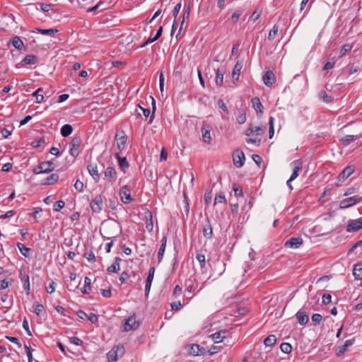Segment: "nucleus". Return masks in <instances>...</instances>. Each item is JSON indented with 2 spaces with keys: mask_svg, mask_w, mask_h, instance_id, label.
<instances>
[{
  "mask_svg": "<svg viewBox=\"0 0 362 362\" xmlns=\"http://www.w3.org/2000/svg\"><path fill=\"white\" fill-rule=\"evenodd\" d=\"M124 353V349L122 345H117L114 346L107 354V358L108 362H116L119 356H122Z\"/></svg>",
  "mask_w": 362,
  "mask_h": 362,
  "instance_id": "f257e3e1",
  "label": "nucleus"
},
{
  "mask_svg": "<svg viewBox=\"0 0 362 362\" xmlns=\"http://www.w3.org/2000/svg\"><path fill=\"white\" fill-rule=\"evenodd\" d=\"M55 167V164L52 161H45L41 163L33 172L35 174L48 173L54 170Z\"/></svg>",
  "mask_w": 362,
  "mask_h": 362,
  "instance_id": "f03ea898",
  "label": "nucleus"
},
{
  "mask_svg": "<svg viewBox=\"0 0 362 362\" xmlns=\"http://www.w3.org/2000/svg\"><path fill=\"white\" fill-rule=\"evenodd\" d=\"M81 144V139L78 135H75L71 142L69 153L74 157H76L79 154V148Z\"/></svg>",
  "mask_w": 362,
  "mask_h": 362,
  "instance_id": "7ed1b4c3",
  "label": "nucleus"
},
{
  "mask_svg": "<svg viewBox=\"0 0 362 362\" xmlns=\"http://www.w3.org/2000/svg\"><path fill=\"white\" fill-rule=\"evenodd\" d=\"M93 213H100L103 207V199L101 194L96 195L90 202Z\"/></svg>",
  "mask_w": 362,
  "mask_h": 362,
  "instance_id": "20e7f679",
  "label": "nucleus"
},
{
  "mask_svg": "<svg viewBox=\"0 0 362 362\" xmlns=\"http://www.w3.org/2000/svg\"><path fill=\"white\" fill-rule=\"evenodd\" d=\"M362 197L359 196H354L342 199L339 203L340 209H347L354 204L360 202Z\"/></svg>",
  "mask_w": 362,
  "mask_h": 362,
  "instance_id": "39448f33",
  "label": "nucleus"
},
{
  "mask_svg": "<svg viewBox=\"0 0 362 362\" xmlns=\"http://www.w3.org/2000/svg\"><path fill=\"white\" fill-rule=\"evenodd\" d=\"M233 163L237 168H241L245 160V154L242 151L237 150L233 156Z\"/></svg>",
  "mask_w": 362,
  "mask_h": 362,
  "instance_id": "423d86ee",
  "label": "nucleus"
},
{
  "mask_svg": "<svg viewBox=\"0 0 362 362\" xmlns=\"http://www.w3.org/2000/svg\"><path fill=\"white\" fill-rule=\"evenodd\" d=\"M139 325V323L136 320L135 316H131L126 320L124 324V330L126 332L136 329Z\"/></svg>",
  "mask_w": 362,
  "mask_h": 362,
  "instance_id": "0eeeda50",
  "label": "nucleus"
},
{
  "mask_svg": "<svg viewBox=\"0 0 362 362\" xmlns=\"http://www.w3.org/2000/svg\"><path fill=\"white\" fill-rule=\"evenodd\" d=\"M362 228V218L351 220L346 226L347 232H356Z\"/></svg>",
  "mask_w": 362,
  "mask_h": 362,
  "instance_id": "6e6552de",
  "label": "nucleus"
},
{
  "mask_svg": "<svg viewBox=\"0 0 362 362\" xmlns=\"http://www.w3.org/2000/svg\"><path fill=\"white\" fill-rule=\"evenodd\" d=\"M203 235L206 239H211L213 236L212 225L208 218L203 223Z\"/></svg>",
  "mask_w": 362,
  "mask_h": 362,
  "instance_id": "1a4fd4ad",
  "label": "nucleus"
},
{
  "mask_svg": "<svg viewBox=\"0 0 362 362\" xmlns=\"http://www.w3.org/2000/svg\"><path fill=\"white\" fill-rule=\"evenodd\" d=\"M119 196L124 204H129L132 201L130 189L127 185L121 188Z\"/></svg>",
  "mask_w": 362,
  "mask_h": 362,
  "instance_id": "9d476101",
  "label": "nucleus"
},
{
  "mask_svg": "<svg viewBox=\"0 0 362 362\" xmlns=\"http://www.w3.org/2000/svg\"><path fill=\"white\" fill-rule=\"evenodd\" d=\"M355 341L354 339H348L341 346H338L336 348V354L338 356L343 355L345 352L349 350V348L354 344Z\"/></svg>",
  "mask_w": 362,
  "mask_h": 362,
  "instance_id": "9b49d317",
  "label": "nucleus"
},
{
  "mask_svg": "<svg viewBox=\"0 0 362 362\" xmlns=\"http://www.w3.org/2000/svg\"><path fill=\"white\" fill-rule=\"evenodd\" d=\"M303 244V239L300 237H292L284 244L286 247L298 248Z\"/></svg>",
  "mask_w": 362,
  "mask_h": 362,
  "instance_id": "f8f14e48",
  "label": "nucleus"
},
{
  "mask_svg": "<svg viewBox=\"0 0 362 362\" xmlns=\"http://www.w3.org/2000/svg\"><path fill=\"white\" fill-rule=\"evenodd\" d=\"M262 80L265 86L272 87L276 82V76L272 71H267L263 76Z\"/></svg>",
  "mask_w": 362,
  "mask_h": 362,
  "instance_id": "ddd939ff",
  "label": "nucleus"
},
{
  "mask_svg": "<svg viewBox=\"0 0 362 362\" xmlns=\"http://www.w3.org/2000/svg\"><path fill=\"white\" fill-rule=\"evenodd\" d=\"M201 131L204 142L209 144L211 141V129L209 127L206 123H204Z\"/></svg>",
  "mask_w": 362,
  "mask_h": 362,
  "instance_id": "4468645a",
  "label": "nucleus"
},
{
  "mask_svg": "<svg viewBox=\"0 0 362 362\" xmlns=\"http://www.w3.org/2000/svg\"><path fill=\"white\" fill-rule=\"evenodd\" d=\"M291 165L293 166V173L290 177V181H293L296 179L299 175V171L301 170V161L300 160H296L291 163Z\"/></svg>",
  "mask_w": 362,
  "mask_h": 362,
  "instance_id": "2eb2a0df",
  "label": "nucleus"
},
{
  "mask_svg": "<svg viewBox=\"0 0 362 362\" xmlns=\"http://www.w3.org/2000/svg\"><path fill=\"white\" fill-rule=\"evenodd\" d=\"M354 172V168L353 166L349 165L345 168L338 175L339 181H344L346 178H348Z\"/></svg>",
  "mask_w": 362,
  "mask_h": 362,
  "instance_id": "dca6fc26",
  "label": "nucleus"
},
{
  "mask_svg": "<svg viewBox=\"0 0 362 362\" xmlns=\"http://www.w3.org/2000/svg\"><path fill=\"white\" fill-rule=\"evenodd\" d=\"M264 132L263 129L261 127H254L252 124L246 129L245 135L247 136L256 134L257 136L262 135Z\"/></svg>",
  "mask_w": 362,
  "mask_h": 362,
  "instance_id": "f3484780",
  "label": "nucleus"
},
{
  "mask_svg": "<svg viewBox=\"0 0 362 362\" xmlns=\"http://www.w3.org/2000/svg\"><path fill=\"white\" fill-rule=\"evenodd\" d=\"M104 175L110 182H115L117 179V172L113 167H107L104 172Z\"/></svg>",
  "mask_w": 362,
  "mask_h": 362,
  "instance_id": "a211bd4d",
  "label": "nucleus"
},
{
  "mask_svg": "<svg viewBox=\"0 0 362 362\" xmlns=\"http://www.w3.org/2000/svg\"><path fill=\"white\" fill-rule=\"evenodd\" d=\"M298 322L301 325H305L309 320V317L305 311L300 310L296 315Z\"/></svg>",
  "mask_w": 362,
  "mask_h": 362,
  "instance_id": "6ab92c4d",
  "label": "nucleus"
},
{
  "mask_svg": "<svg viewBox=\"0 0 362 362\" xmlns=\"http://www.w3.org/2000/svg\"><path fill=\"white\" fill-rule=\"evenodd\" d=\"M87 169L89 174L92 176L94 180L98 182L100 180V174L98 173L97 165L89 164L87 166Z\"/></svg>",
  "mask_w": 362,
  "mask_h": 362,
  "instance_id": "aec40b11",
  "label": "nucleus"
},
{
  "mask_svg": "<svg viewBox=\"0 0 362 362\" xmlns=\"http://www.w3.org/2000/svg\"><path fill=\"white\" fill-rule=\"evenodd\" d=\"M115 139L117 140V145L118 149L122 151L124 149L127 137L125 135L119 136L118 134L115 135Z\"/></svg>",
  "mask_w": 362,
  "mask_h": 362,
  "instance_id": "412c9836",
  "label": "nucleus"
},
{
  "mask_svg": "<svg viewBox=\"0 0 362 362\" xmlns=\"http://www.w3.org/2000/svg\"><path fill=\"white\" fill-rule=\"evenodd\" d=\"M243 68V63L241 62H237L234 66L233 72H232V78L234 81H238L239 79V76L240 74V71Z\"/></svg>",
  "mask_w": 362,
  "mask_h": 362,
  "instance_id": "4be33fe9",
  "label": "nucleus"
},
{
  "mask_svg": "<svg viewBox=\"0 0 362 362\" xmlns=\"http://www.w3.org/2000/svg\"><path fill=\"white\" fill-rule=\"evenodd\" d=\"M145 217L146 218V228L148 231L151 232L153 228V215L150 211H146L145 212Z\"/></svg>",
  "mask_w": 362,
  "mask_h": 362,
  "instance_id": "5701e85b",
  "label": "nucleus"
},
{
  "mask_svg": "<svg viewBox=\"0 0 362 362\" xmlns=\"http://www.w3.org/2000/svg\"><path fill=\"white\" fill-rule=\"evenodd\" d=\"M353 275L356 279L362 280V262H358L354 264Z\"/></svg>",
  "mask_w": 362,
  "mask_h": 362,
  "instance_id": "b1692460",
  "label": "nucleus"
},
{
  "mask_svg": "<svg viewBox=\"0 0 362 362\" xmlns=\"http://www.w3.org/2000/svg\"><path fill=\"white\" fill-rule=\"evenodd\" d=\"M59 180V175L57 173H52L50 175L47 176L42 184L45 185H51L56 183Z\"/></svg>",
  "mask_w": 362,
  "mask_h": 362,
  "instance_id": "393cba45",
  "label": "nucleus"
},
{
  "mask_svg": "<svg viewBox=\"0 0 362 362\" xmlns=\"http://www.w3.org/2000/svg\"><path fill=\"white\" fill-rule=\"evenodd\" d=\"M10 43H11L15 48L20 51L25 47L23 42L18 36H15L14 37H13L10 40Z\"/></svg>",
  "mask_w": 362,
  "mask_h": 362,
  "instance_id": "a878e982",
  "label": "nucleus"
},
{
  "mask_svg": "<svg viewBox=\"0 0 362 362\" xmlns=\"http://www.w3.org/2000/svg\"><path fill=\"white\" fill-rule=\"evenodd\" d=\"M226 330H221L212 334L211 337L215 341V343H219L221 342L222 340L226 337Z\"/></svg>",
  "mask_w": 362,
  "mask_h": 362,
  "instance_id": "bb28decb",
  "label": "nucleus"
},
{
  "mask_svg": "<svg viewBox=\"0 0 362 362\" xmlns=\"http://www.w3.org/2000/svg\"><path fill=\"white\" fill-rule=\"evenodd\" d=\"M121 261V259L119 257H115V262L107 267V272L109 273H117L119 271V262Z\"/></svg>",
  "mask_w": 362,
  "mask_h": 362,
  "instance_id": "cd10ccee",
  "label": "nucleus"
},
{
  "mask_svg": "<svg viewBox=\"0 0 362 362\" xmlns=\"http://www.w3.org/2000/svg\"><path fill=\"white\" fill-rule=\"evenodd\" d=\"M361 137V134L359 135H346L340 139L341 142L344 145H349L351 141H355L357 139Z\"/></svg>",
  "mask_w": 362,
  "mask_h": 362,
  "instance_id": "c85d7f7f",
  "label": "nucleus"
},
{
  "mask_svg": "<svg viewBox=\"0 0 362 362\" xmlns=\"http://www.w3.org/2000/svg\"><path fill=\"white\" fill-rule=\"evenodd\" d=\"M190 353L194 356H199L204 353V349L198 344H192L190 347Z\"/></svg>",
  "mask_w": 362,
  "mask_h": 362,
  "instance_id": "c756f323",
  "label": "nucleus"
},
{
  "mask_svg": "<svg viewBox=\"0 0 362 362\" xmlns=\"http://www.w3.org/2000/svg\"><path fill=\"white\" fill-rule=\"evenodd\" d=\"M116 158L118 159L119 165L122 170L129 168V163L125 157L121 158L119 153L115 154Z\"/></svg>",
  "mask_w": 362,
  "mask_h": 362,
  "instance_id": "7c9ffc66",
  "label": "nucleus"
},
{
  "mask_svg": "<svg viewBox=\"0 0 362 362\" xmlns=\"http://www.w3.org/2000/svg\"><path fill=\"white\" fill-rule=\"evenodd\" d=\"M252 105L257 112H262L263 105L258 98H254L252 99Z\"/></svg>",
  "mask_w": 362,
  "mask_h": 362,
  "instance_id": "2f4dec72",
  "label": "nucleus"
},
{
  "mask_svg": "<svg viewBox=\"0 0 362 362\" xmlns=\"http://www.w3.org/2000/svg\"><path fill=\"white\" fill-rule=\"evenodd\" d=\"M224 70L218 69L216 74V83L217 86H221L223 83Z\"/></svg>",
  "mask_w": 362,
  "mask_h": 362,
  "instance_id": "473e14b6",
  "label": "nucleus"
},
{
  "mask_svg": "<svg viewBox=\"0 0 362 362\" xmlns=\"http://www.w3.org/2000/svg\"><path fill=\"white\" fill-rule=\"evenodd\" d=\"M73 131V128L70 124H64L61 128L60 132L62 136L66 137L69 136Z\"/></svg>",
  "mask_w": 362,
  "mask_h": 362,
  "instance_id": "72a5a7b5",
  "label": "nucleus"
},
{
  "mask_svg": "<svg viewBox=\"0 0 362 362\" xmlns=\"http://www.w3.org/2000/svg\"><path fill=\"white\" fill-rule=\"evenodd\" d=\"M91 280L89 277L86 276L84 279V286L81 288V291L83 293H88L91 289L90 286Z\"/></svg>",
  "mask_w": 362,
  "mask_h": 362,
  "instance_id": "f704fd0d",
  "label": "nucleus"
},
{
  "mask_svg": "<svg viewBox=\"0 0 362 362\" xmlns=\"http://www.w3.org/2000/svg\"><path fill=\"white\" fill-rule=\"evenodd\" d=\"M189 13H190V7H189V3L188 4L187 6L185 5V7H184V13H183V15H182V21L181 23V25H180V30H179V33H180L181 30H182V25L184 23V21L186 20V19H188L189 17Z\"/></svg>",
  "mask_w": 362,
  "mask_h": 362,
  "instance_id": "c9c22d12",
  "label": "nucleus"
},
{
  "mask_svg": "<svg viewBox=\"0 0 362 362\" xmlns=\"http://www.w3.org/2000/svg\"><path fill=\"white\" fill-rule=\"evenodd\" d=\"M276 341V337L274 334L269 335L264 340V344L267 346H272Z\"/></svg>",
  "mask_w": 362,
  "mask_h": 362,
  "instance_id": "e433bc0d",
  "label": "nucleus"
},
{
  "mask_svg": "<svg viewBox=\"0 0 362 362\" xmlns=\"http://www.w3.org/2000/svg\"><path fill=\"white\" fill-rule=\"evenodd\" d=\"M279 32V26L277 25H274L272 30L269 31L267 39L269 41L273 40L277 35Z\"/></svg>",
  "mask_w": 362,
  "mask_h": 362,
  "instance_id": "4c0bfd02",
  "label": "nucleus"
},
{
  "mask_svg": "<svg viewBox=\"0 0 362 362\" xmlns=\"http://www.w3.org/2000/svg\"><path fill=\"white\" fill-rule=\"evenodd\" d=\"M36 58V56L33 54H29L25 56L21 62L24 64H33L35 62Z\"/></svg>",
  "mask_w": 362,
  "mask_h": 362,
  "instance_id": "58836bf2",
  "label": "nucleus"
},
{
  "mask_svg": "<svg viewBox=\"0 0 362 362\" xmlns=\"http://www.w3.org/2000/svg\"><path fill=\"white\" fill-rule=\"evenodd\" d=\"M17 247L24 257H27L29 256V252L30 250V248L25 247L23 243H17Z\"/></svg>",
  "mask_w": 362,
  "mask_h": 362,
  "instance_id": "ea45409f",
  "label": "nucleus"
},
{
  "mask_svg": "<svg viewBox=\"0 0 362 362\" xmlns=\"http://www.w3.org/2000/svg\"><path fill=\"white\" fill-rule=\"evenodd\" d=\"M37 31L38 33H40L42 35H53L54 34L57 33L58 30L57 29H41L37 28Z\"/></svg>",
  "mask_w": 362,
  "mask_h": 362,
  "instance_id": "a19ab883",
  "label": "nucleus"
},
{
  "mask_svg": "<svg viewBox=\"0 0 362 362\" xmlns=\"http://www.w3.org/2000/svg\"><path fill=\"white\" fill-rule=\"evenodd\" d=\"M280 349L285 354H290L292 351V346L289 343L284 342L281 344Z\"/></svg>",
  "mask_w": 362,
  "mask_h": 362,
  "instance_id": "79ce46f5",
  "label": "nucleus"
},
{
  "mask_svg": "<svg viewBox=\"0 0 362 362\" xmlns=\"http://www.w3.org/2000/svg\"><path fill=\"white\" fill-rule=\"evenodd\" d=\"M274 118L273 117H270L269 120V136L270 139H272L273 137L274 134Z\"/></svg>",
  "mask_w": 362,
  "mask_h": 362,
  "instance_id": "37998d69",
  "label": "nucleus"
},
{
  "mask_svg": "<svg viewBox=\"0 0 362 362\" xmlns=\"http://www.w3.org/2000/svg\"><path fill=\"white\" fill-rule=\"evenodd\" d=\"M352 49V45L350 44H345L343 45L340 50V57H344L346 54Z\"/></svg>",
  "mask_w": 362,
  "mask_h": 362,
  "instance_id": "c03bdc74",
  "label": "nucleus"
},
{
  "mask_svg": "<svg viewBox=\"0 0 362 362\" xmlns=\"http://www.w3.org/2000/svg\"><path fill=\"white\" fill-rule=\"evenodd\" d=\"M311 320L315 325H317L321 322L322 317L320 314L315 313L312 315Z\"/></svg>",
  "mask_w": 362,
  "mask_h": 362,
  "instance_id": "a18cd8bd",
  "label": "nucleus"
},
{
  "mask_svg": "<svg viewBox=\"0 0 362 362\" xmlns=\"http://www.w3.org/2000/svg\"><path fill=\"white\" fill-rule=\"evenodd\" d=\"M336 61L334 58L330 59L329 61H328L324 66L323 70L324 71H328L331 69H332L335 65Z\"/></svg>",
  "mask_w": 362,
  "mask_h": 362,
  "instance_id": "49530a36",
  "label": "nucleus"
},
{
  "mask_svg": "<svg viewBox=\"0 0 362 362\" xmlns=\"http://www.w3.org/2000/svg\"><path fill=\"white\" fill-rule=\"evenodd\" d=\"M196 259L199 262L201 268L202 269L204 268L205 265H206L205 256L202 254H197L196 256Z\"/></svg>",
  "mask_w": 362,
  "mask_h": 362,
  "instance_id": "de8ad7c7",
  "label": "nucleus"
},
{
  "mask_svg": "<svg viewBox=\"0 0 362 362\" xmlns=\"http://www.w3.org/2000/svg\"><path fill=\"white\" fill-rule=\"evenodd\" d=\"M64 206H65L64 202L62 200H59V201L56 202L54 204L53 208H54V211H59L61 209H62L64 207Z\"/></svg>",
  "mask_w": 362,
  "mask_h": 362,
  "instance_id": "09e8293b",
  "label": "nucleus"
},
{
  "mask_svg": "<svg viewBox=\"0 0 362 362\" xmlns=\"http://www.w3.org/2000/svg\"><path fill=\"white\" fill-rule=\"evenodd\" d=\"M185 291L189 293H192L194 290L193 282L191 279H188L185 282Z\"/></svg>",
  "mask_w": 362,
  "mask_h": 362,
  "instance_id": "8fccbe9b",
  "label": "nucleus"
},
{
  "mask_svg": "<svg viewBox=\"0 0 362 362\" xmlns=\"http://www.w3.org/2000/svg\"><path fill=\"white\" fill-rule=\"evenodd\" d=\"M218 203H226V199L225 197V195L223 194H220L215 197L214 199V204H218Z\"/></svg>",
  "mask_w": 362,
  "mask_h": 362,
  "instance_id": "3c124183",
  "label": "nucleus"
},
{
  "mask_svg": "<svg viewBox=\"0 0 362 362\" xmlns=\"http://www.w3.org/2000/svg\"><path fill=\"white\" fill-rule=\"evenodd\" d=\"M45 312V308L43 305L40 303H37L35 305V313L37 315H40L42 313Z\"/></svg>",
  "mask_w": 362,
  "mask_h": 362,
  "instance_id": "603ef678",
  "label": "nucleus"
},
{
  "mask_svg": "<svg viewBox=\"0 0 362 362\" xmlns=\"http://www.w3.org/2000/svg\"><path fill=\"white\" fill-rule=\"evenodd\" d=\"M237 122L238 124H242L246 122V115L244 112H240L237 117Z\"/></svg>",
  "mask_w": 362,
  "mask_h": 362,
  "instance_id": "864d4df0",
  "label": "nucleus"
},
{
  "mask_svg": "<svg viewBox=\"0 0 362 362\" xmlns=\"http://www.w3.org/2000/svg\"><path fill=\"white\" fill-rule=\"evenodd\" d=\"M162 33H163V26H160L156 35L153 37V39H151V37H149V42L156 41L161 36Z\"/></svg>",
  "mask_w": 362,
  "mask_h": 362,
  "instance_id": "5fc2aeb1",
  "label": "nucleus"
},
{
  "mask_svg": "<svg viewBox=\"0 0 362 362\" xmlns=\"http://www.w3.org/2000/svg\"><path fill=\"white\" fill-rule=\"evenodd\" d=\"M181 6H182L181 2H179L174 7V9L173 11V17H174L175 20L177 17V15H178L180 11Z\"/></svg>",
  "mask_w": 362,
  "mask_h": 362,
  "instance_id": "6e6d98bb",
  "label": "nucleus"
},
{
  "mask_svg": "<svg viewBox=\"0 0 362 362\" xmlns=\"http://www.w3.org/2000/svg\"><path fill=\"white\" fill-rule=\"evenodd\" d=\"M24 348L25 349L26 354L28 358V362H33V355L31 349L27 344H25Z\"/></svg>",
  "mask_w": 362,
  "mask_h": 362,
  "instance_id": "4d7b16f0",
  "label": "nucleus"
},
{
  "mask_svg": "<svg viewBox=\"0 0 362 362\" xmlns=\"http://www.w3.org/2000/svg\"><path fill=\"white\" fill-rule=\"evenodd\" d=\"M70 341L76 345V346H82L83 345V341L76 337H72L70 338Z\"/></svg>",
  "mask_w": 362,
  "mask_h": 362,
  "instance_id": "13d9d810",
  "label": "nucleus"
},
{
  "mask_svg": "<svg viewBox=\"0 0 362 362\" xmlns=\"http://www.w3.org/2000/svg\"><path fill=\"white\" fill-rule=\"evenodd\" d=\"M247 144H252L259 146L261 143V139L259 138H250L246 139Z\"/></svg>",
  "mask_w": 362,
  "mask_h": 362,
  "instance_id": "bf43d9fd",
  "label": "nucleus"
},
{
  "mask_svg": "<svg viewBox=\"0 0 362 362\" xmlns=\"http://www.w3.org/2000/svg\"><path fill=\"white\" fill-rule=\"evenodd\" d=\"M165 247H164V245H160V247L159 248L158 253V262H160L161 260L163 259V255H164V252H165Z\"/></svg>",
  "mask_w": 362,
  "mask_h": 362,
  "instance_id": "052dcab7",
  "label": "nucleus"
},
{
  "mask_svg": "<svg viewBox=\"0 0 362 362\" xmlns=\"http://www.w3.org/2000/svg\"><path fill=\"white\" fill-rule=\"evenodd\" d=\"M164 75L163 72H160L159 75V88L161 92L163 91L164 89Z\"/></svg>",
  "mask_w": 362,
  "mask_h": 362,
  "instance_id": "680f3d73",
  "label": "nucleus"
},
{
  "mask_svg": "<svg viewBox=\"0 0 362 362\" xmlns=\"http://www.w3.org/2000/svg\"><path fill=\"white\" fill-rule=\"evenodd\" d=\"M6 338L8 341H11L13 343L16 344L18 348L21 347V344L20 343L19 339L17 337H11V336H6Z\"/></svg>",
  "mask_w": 362,
  "mask_h": 362,
  "instance_id": "e2e57ef3",
  "label": "nucleus"
},
{
  "mask_svg": "<svg viewBox=\"0 0 362 362\" xmlns=\"http://www.w3.org/2000/svg\"><path fill=\"white\" fill-rule=\"evenodd\" d=\"M332 301V296L329 293H325L322 296V303L324 304H329Z\"/></svg>",
  "mask_w": 362,
  "mask_h": 362,
  "instance_id": "0e129e2a",
  "label": "nucleus"
},
{
  "mask_svg": "<svg viewBox=\"0 0 362 362\" xmlns=\"http://www.w3.org/2000/svg\"><path fill=\"white\" fill-rule=\"evenodd\" d=\"M182 292V287L180 286L179 285H176L175 287L174 288L173 296L175 297L180 296L181 295Z\"/></svg>",
  "mask_w": 362,
  "mask_h": 362,
  "instance_id": "69168bd1",
  "label": "nucleus"
},
{
  "mask_svg": "<svg viewBox=\"0 0 362 362\" xmlns=\"http://www.w3.org/2000/svg\"><path fill=\"white\" fill-rule=\"evenodd\" d=\"M74 187L78 192H82L83 188V183L79 180H77L74 184Z\"/></svg>",
  "mask_w": 362,
  "mask_h": 362,
  "instance_id": "338daca9",
  "label": "nucleus"
},
{
  "mask_svg": "<svg viewBox=\"0 0 362 362\" xmlns=\"http://www.w3.org/2000/svg\"><path fill=\"white\" fill-rule=\"evenodd\" d=\"M85 257H86L88 262H93L95 260V255L92 251L87 252L85 253Z\"/></svg>",
  "mask_w": 362,
  "mask_h": 362,
  "instance_id": "774afa93",
  "label": "nucleus"
}]
</instances>
